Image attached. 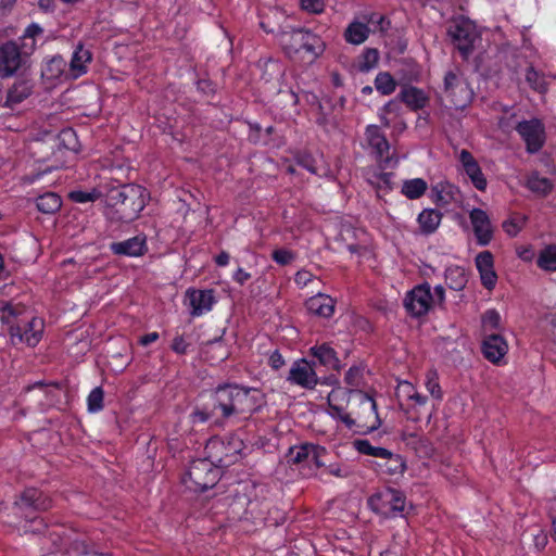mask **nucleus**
Instances as JSON below:
<instances>
[{
	"label": "nucleus",
	"instance_id": "obj_23",
	"mask_svg": "<svg viewBox=\"0 0 556 556\" xmlns=\"http://www.w3.org/2000/svg\"><path fill=\"white\" fill-rule=\"evenodd\" d=\"M189 300V305L192 308V316H201L202 314L211 311L214 303V295L212 290H194L189 289L186 292Z\"/></svg>",
	"mask_w": 556,
	"mask_h": 556
},
{
	"label": "nucleus",
	"instance_id": "obj_24",
	"mask_svg": "<svg viewBox=\"0 0 556 556\" xmlns=\"http://www.w3.org/2000/svg\"><path fill=\"white\" fill-rule=\"evenodd\" d=\"M459 190L448 181L442 180L431 187V198L439 206H447L458 200Z\"/></svg>",
	"mask_w": 556,
	"mask_h": 556
},
{
	"label": "nucleus",
	"instance_id": "obj_37",
	"mask_svg": "<svg viewBox=\"0 0 556 556\" xmlns=\"http://www.w3.org/2000/svg\"><path fill=\"white\" fill-rule=\"evenodd\" d=\"M527 187L541 197L547 195L553 190L552 181L546 177L540 176L538 173L529 176Z\"/></svg>",
	"mask_w": 556,
	"mask_h": 556
},
{
	"label": "nucleus",
	"instance_id": "obj_29",
	"mask_svg": "<svg viewBox=\"0 0 556 556\" xmlns=\"http://www.w3.org/2000/svg\"><path fill=\"white\" fill-rule=\"evenodd\" d=\"M315 444L304 443L289 448L287 454V462L294 465L309 466V459L316 458L317 454L314 452Z\"/></svg>",
	"mask_w": 556,
	"mask_h": 556
},
{
	"label": "nucleus",
	"instance_id": "obj_2",
	"mask_svg": "<svg viewBox=\"0 0 556 556\" xmlns=\"http://www.w3.org/2000/svg\"><path fill=\"white\" fill-rule=\"evenodd\" d=\"M105 216L112 222L130 223L147 204V190L135 184L112 187L104 198Z\"/></svg>",
	"mask_w": 556,
	"mask_h": 556
},
{
	"label": "nucleus",
	"instance_id": "obj_46",
	"mask_svg": "<svg viewBox=\"0 0 556 556\" xmlns=\"http://www.w3.org/2000/svg\"><path fill=\"white\" fill-rule=\"evenodd\" d=\"M383 459H386V470L388 473L396 475L404 472L406 465L401 455L391 452V455L386 456Z\"/></svg>",
	"mask_w": 556,
	"mask_h": 556
},
{
	"label": "nucleus",
	"instance_id": "obj_39",
	"mask_svg": "<svg viewBox=\"0 0 556 556\" xmlns=\"http://www.w3.org/2000/svg\"><path fill=\"white\" fill-rule=\"evenodd\" d=\"M354 445L356 450L364 455H369L378 458H384L386 456L391 455V451L380 447L374 446L368 440H356L354 441Z\"/></svg>",
	"mask_w": 556,
	"mask_h": 556
},
{
	"label": "nucleus",
	"instance_id": "obj_58",
	"mask_svg": "<svg viewBox=\"0 0 556 556\" xmlns=\"http://www.w3.org/2000/svg\"><path fill=\"white\" fill-rule=\"evenodd\" d=\"M392 173H384L380 176V180L377 181V189H391L392 186Z\"/></svg>",
	"mask_w": 556,
	"mask_h": 556
},
{
	"label": "nucleus",
	"instance_id": "obj_49",
	"mask_svg": "<svg viewBox=\"0 0 556 556\" xmlns=\"http://www.w3.org/2000/svg\"><path fill=\"white\" fill-rule=\"evenodd\" d=\"M426 388L430 394L440 400L442 397L441 387L439 384L438 374L434 370H429L426 375Z\"/></svg>",
	"mask_w": 556,
	"mask_h": 556
},
{
	"label": "nucleus",
	"instance_id": "obj_45",
	"mask_svg": "<svg viewBox=\"0 0 556 556\" xmlns=\"http://www.w3.org/2000/svg\"><path fill=\"white\" fill-rule=\"evenodd\" d=\"M104 392L101 387H97L88 395V410L98 413L103 408Z\"/></svg>",
	"mask_w": 556,
	"mask_h": 556
},
{
	"label": "nucleus",
	"instance_id": "obj_1",
	"mask_svg": "<svg viewBox=\"0 0 556 556\" xmlns=\"http://www.w3.org/2000/svg\"><path fill=\"white\" fill-rule=\"evenodd\" d=\"M210 400L223 419L248 418L265 404V396L261 390L239 384L218 386L210 395Z\"/></svg>",
	"mask_w": 556,
	"mask_h": 556
},
{
	"label": "nucleus",
	"instance_id": "obj_50",
	"mask_svg": "<svg viewBox=\"0 0 556 556\" xmlns=\"http://www.w3.org/2000/svg\"><path fill=\"white\" fill-rule=\"evenodd\" d=\"M379 60V54L376 49H366L363 54V61L359 65L362 72H368L374 68Z\"/></svg>",
	"mask_w": 556,
	"mask_h": 556
},
{
	"label": "nucleus",
	"instance_id": "obj_41",
	"mask_svg": "<svg viewBox=\"0 0 556 556\" xmlns=\"http://www.w3.org/2000/svg\"><path fill=\"white\" fill-rule=\"evenodd\" d=\"M216 415L217 413L214 406H212V401L208 399V401L202 407L194 408L190 415V418L193 424L206 422Z\"/></svg>",
	"mask_w": 556,
	"mask_h": 556
},
{
	"label": "nucleus",
	"instance_id": "obj_22",
	"mask_svg": "<svg viewBox=\"0 0 556 556\" xmlns=\"http://www.w3.org/2000/svg\"><path fill=\"white\" fill-rule=\"evenodd\" d=\"M459 162L462 163L467 176L470 178L472 185L480 191L486 188V178L483 175L481 167L468 150H462L459 153Z\"/></svg>",
	"mask_w": 556,
	"mask_h": 556
},
{
	"label": "nucleus",
	"instance_id": "obj_54",
	"mask_svg": "<svg viewBox=\"0 0 556 556\" xmlns=\"http://www.w3.org/2000/svg\"><path fill=\"white\" fill-rule=\"evenodd\" d=\"M314 452L317 454V457L315 458H311L309 459V466L311 467L312 465H314L316 468H321V467H325L326 466V463L324 460V458L327 456V450L320 445H316L314 446Z\"/></svg>",
	"mask_w": 556,
	"mask_h": 556
},
{
	"label": "nucleus",
	"instance_id": "obj_51",
	"mask_svg": "<svg viewBox=\"0 0 556 556\" xmlns=\"http://www.w3.org/2000/svg\"><path fill=\"white\" fill-rule=\"evenodd\" d=\"M301 9L312 14H319L325 10V0H300Z\"/></svg>",
	"mask_w": 556,
	"mask_h": 556
},
{
	"label": "nucleus",
	"instance_id": "obj_33",
	"mask_svg": "<svg viewBox=\"0 0 556 556\" xmlns=\"http://www.w3.org/2000/svg\"><path fill=\"white\" fill-rule=\"evenodd\" d=\"M369 35V28L361 22H352L344 31V38L352 45L363 43Z\"/></svg>",
	"mask_w": 556,
	"mask_h": 556
},
{
	"label": "nucleus",
	"instance_id": "obj_62",
	"mask_svg": "<svg viewBox=\"0 0 556 556\" xmlns=\"http://www.w3.org/2000/svg\"><path fill=\"white\" fill-rule=\"evenodd\" d=\"M250 277H251V276H250V274H249V273L244 271L242 268H239V269L236 271V274H235V277H233V278H235V280H236L238 283H240V285H244V282H245L247 280H249V279H250Z\"/></svg>",
	"mask_w": 556,
	"mask_h": 556
},
{
	"label": "nucleus",
	"instance_id": "obj_27",
	"mask_svg": "<svg viewBox=\"0 0 556 556\" xmlns=\"http://www.w3.org/2000/svg\"><path fill=\"white\" fill-rule=\"evenodd\" d=\"M43 34V29L36 23L28 25L24 34L20 37L21 40V52L25 55V59L29 62L30 55L37 49L36 39L38 36Z\"/></svg>",
	"mask_w": 556,
	"mask_h": 556
},
{
	"label": "nucleus",
	"instance_id": "obj_9",
	"mask_svg": "<svg viewBox=\"0 0 556 556\" xmlns=\"http://www.w3.org/2000/svg\"><path fill=\"white\" fill-rule=\"evenodd\" d=\"M365 140L372 150L381 169L393 168L399 163V157L390 153V143L377 125H368L365 130Z\"/></svg>",
	"mask_w": 556,
	"mask_h": 556
},
{
	"label": "nucleus",
	"instance_id": "obj_28",
	"mask_svg": "<svg viewBox=\"0 0 556 556\" xmlns=\"http://www.w3.org/2000/svg\"><path fill=\"white\" fill-rule=\"evenodd\" d=\"M33 92V86L27 80H18L8 90L4 106L13 109L22 103Z\"/></svg>",
	"mask_w": 556,
	"mask_h": 556
},
{
	"label": "nucleus",
	"instance_id": "obj_64",
	"mask_svg": "<svg viewBox=\"0 0 556 556\" xmlns=\"http://www.w3.org/2000/svg\"><path fill=\"white\" fill-rule=\"evenodd\" d=\"M534 541H535V546L540 549L546 545L547 536L543 531H539V533L534 535Z\"/></svg>",
	"mask_w": 556,
	"mask_h": 556
},
{
	"label": "nucleus",
	"instance_id": "obj_55",
	"mask_svg": "<svg viewBox=\"0 0 556 556\" xmlns=\"http://www.w3.org/2000/svg\"><path fill=\"white\" fill-rule=\"evenodd\" d=\"M273 258L280 265H287L293 260V254L287 250H275L273 252Z\"/></svg>",
	"mask_w": 556,
	"mask_h": 556
},
{
	"label": "nucleus",
	"instance_id": "obj_36",
	"mask_svg": "<svg viewBox=\"0 0 556 556\" xmlns=\"http://www.w3.org/2000/svg\"><path fill=\"white\" fill-rule=\"evenodd\" d=\"M37 208L45 214H53L61 208V198L54 192H47L36 200Z\"/></svg>",
	"mask_w": 556,
	"mask_h": 556
},
{
	"label": "nucleus",
	"instance_id": "obj_10",
	"mask_svg": "<svg viewBox=\"0 0 556 556\" xmlns=\"http://www.w3.org/2000/svg\"><path fill=\"white\" fill-rule=\"evenodd\" d=\"M29 62L25 59L18 45L9 40L0 45V78L5 79L26 71Z\"/></svg>",
	"mask_w": 556,
	"mask_h": 556
},
{
	"label": "nucleus",
	"instance_id": "obj_63",
	"mask_svg": "<svg viewBox=\"0 0 556 556\" xmlns=\"http://www.w3.org/2000/svg\"><path fill=\"white\" fill-rule=\"evenodd\" d=\"M159 339V333L157 332H150L143 337L140 338V344L147 346L149 344H151L152 342L156 341Z\"/></svg>",
	"mask_w": 556,
	"mask_h": 556
},
{
	"label": "nucleus",
	"instance_id": "obj_6",
	"mask_svg": "<svg viewBox=\"0 0 556 556\" xmlns=\"http://www.w3.org/2000/svg\"><path fill=\"white\" fill-rule=\"evenodd\" d=\"M349 404V415L343 416V424L349 429L367 433L380 427L376 402L368 393L362 390L351 391Z\"/></svg>",
	"mask_w": 556,
	"mask_h": 556
},
{
	"label": "nucleus",
	"instance_id": "obj_48",
	"mask_svg": "<svg viewBox=\"0 0 556 556\" xmlns=\"http://www.w3.org/2000/svg\"><path fill=\"white\" fill-rule=\"evenodd\" d=\"M501 316L495 309H488L482 315V327L484 332L500 329Z\"/></svg>",
	"mask_w": 556,
	"mask_h": 556
},
{
	"label": "nucleus",
	"instance_id": "obj_34",
	"mask_svg": "<svg viewBox=\"0 0 556 556\" xmlns=\"http://www.w3.org/2000/svg\"><path fill=\"white\" fill-rule=\"evenodd\" d=\"M467 281L468 279L464 268L452 266L446 269L445 282L450 289L460 291L466 287Z\"/></svg>",
	"mask_w": 556,
	"mask_h": 556
},
{
	"label": "nucleus",
	"instance_id": "obj_42",
	"mask_svg": "<svg viewBox=\"0 0 556 556\" xmlns=\"http://www.w3.org/2000/svg\"><path fill=\"white\" fill-rule=\"evenodd\" d=\"M375 87L379 92H381L384 96H388L395 90L396 84L389 73L382 72L376 76Z\"/></svg>",
	"mask_w": 556,
	"mask_h": 556
},
{
	"label": "nucleus",
	"instance_id": "obj_31",
	"mask_svg": "<svg viewBox=\"0 0 556 556\" xmlns=\"http://www.w3.org/2000/svg\"><path fill=\"white\" fill-rule=\"evenodd\" d=\"M442 219V213L434 208H425L418 215V224L422 233L429 235L437 230Z\"/></svg>",
	"mask_w": 556,
	"mask_h": 556
},
{
	"label": "nucleus",
	"instance_id": "obj_3",
	"mask_svg": "<svg viewBox=\"0 0 556 556\" xmlns=\"http://www.w3.org/2000/svg\"><path fill=\"white\" fill-rule=\"evenodd\" d=\"M231 442L227 445L220 443L222 447L227 451L225 456L217 458L218 466L210 459L202 458L193 460L182 478V483L192 492H204L213 488L220 477V467H227L236 463L239 458L241 442Z\"/></svg>",
	"mask_w": 556,
	"mask_h": 556
},
{
	"label": "nucleus",
	"instance_id": "obj_60",
	"mask_svg": "<svg viewBox=\"0 0 556 556\" xmlns=\"http://www.w3.org/2000/svg\"><path fill=\"white\" fill-rule=\"evenodd\" d=\"M383 174V172H379L377 169H372V170H367L366 173V179L367 181L374 186L375 188H377V181L380 180V176Z\"/></svg>",
	"mask_w": 556,
	"mask_h": 556
},
{
	"label": "nucleus",
	"instance_id": "obj_12",
	"mask_svg": "<svg viewBox=\"0 0 556 556\" xmlns=\"http://www.w3.org/2000/svg\"><path fill=\"white\" fill-rule=\"evenodd\" d=\"M14 507L25 518L29 517L30 513L45 511L52 507V500L42 491L28 488L22 492L18 500L15 501Z\"/></svg>",
	"mask_w": 556,
	"mask_h": 556
},
{
	"label": "nucleus",
	"instance_id": "obj_52",
	"mask_svg": "<svg viewBox=\"0 0 556 556\" xmlns=\"http://www.w3.org/2000/svg\"><path fill=\"white\" fill-rule=\"evenodd\" d=\"M523 224L525 218H521L520 220L509 219L503 223V228L508 236L515 237L519 233Z\"/></svg>",
	"mask_w": 556,
	"mask_h": 556
},
{
	"label": "nucleus",
	"instance_id": "obj_7",
	"mask_svg": "<svg viewBox=\"0 0 556 556\" xmlns=\"http://www.w3.org/2000/svg\"><path fill=\"white\" fill-rule=\"evenodd\" d=\"M368 506L372 511L386 518H394L397 516L405 517L408 515L409 510L413 509L410 504H406L404 493L391 488L372 494L368 498Z\"/></svg>",
	"mask_w": 556,
	"mask_h": 556
},
{
	"label": "nucleus",
	"instance_id": "obj_14",
	"mask_svg": "<svg viewBox=\"0 0 556 556\" xmlns=\"http://www.w3.org/2000/svg\"><path fill=\"white\" fill-rule=\"evenodd\" d=\"M433 296L428 283L415 287L404 299L406 311L415 317H419L428 313Z\"/></svg>",
	"mask_w": 556,
	"mask_h": 556
},
{
	"label": "nucleus",
	"instance_id": "obj_38",
	"mask_svg": "<svg viewBox=\"0 0 556 556\" xmlns=\"http://www.w3.org/2000/svg\"><path fill=\"white\" fill-rule=\"evenodd\" d=\"M536 264L544 270H556V245L544 248L538 256Z\"/></svg>",
	"mask_w": 556,
	"mask_h": 556
},
{
	"label": "nucleus",
	"instance_id": "obj_20",
	"mask_svg": "<svg viewBox=\"0 0 556 556\" xmlns=\"http://www.w3.org/2000/svg\"><path fill=\"white\" fill-rule=\"evenodd\" d=\"M92 61V53L83 43H78L73 52L67 68L70 79H77L88 72V64Z\"/></svg>",
	"mask_w": 556,
	"mask_h": 556
},
{
	"label": "nucleus",
	"instance_id": "obj_15",
	"mask_svg": "<svg viewBox=\"0 0 556 556\" xmlns=\"http://www.w3.org/2000/svg\"><path fill=\"white\" fill-rule=\"evenodd\" d=\"M314 367L315 362H308L305 358L298 359L292 364L287 380L292 384L312 390L318 383Z\"/></svg>",
	"mask_w": 556,
	"mask_h": 556
},
{
	"label": "nucleus",
	"instance_id": "obj_61",
	"mask_svg": "<svg viewBox=\"0 0 556 556\" xmlns=\"http://www.w3.org/2000/svg\"><path fill=\"white\" fill-rule=\"evenodd\" d=\"M331 396H332V393H330L328 396L330 409L332 410L333 416L338 417L343 422V416L349 415V413H345L342 407L332 404Z\"/></svg>",
	"mask_w": 556,
	"mask_h": 556
},
{
	"label": "nucleus",
	"instance_id": "obj_21",
	"mask_svg": "<svg viewBox=\"0 0 556 556\" xmlns=\"http://www.w3.org/2000/svg\"><path fill=\"white\" fill-rule=\"evenodd\" d=\"M476 266L480 274L481 283L488 290H492L497 281V275L494 270L493 255L490 251L480 252L476 256Z\"/></svg>",
	"mask_w": 556,
	"mask_h": 556
},
{
	"label": "nucleus",
	"instance_id": "obj_8",
	"mask_svg": "<svg viewBox=\"0 0 556 556\" xmlns=\"http://www.w3.org/2000/svg\"><path fill=\"white\" fill-rule=\"evenodd\" d=\"M443 94L456 110H463L471 102L473 91L469 87L460 68L455 66L445 73L443 79Z\"/></svg>",
	"mask_w": 556,
	"mask_h": 556
},
{
	"label": "nucleus",
	"instance_id": "obj_43",
	"mask_svg": "<svg viewBox=\"0 0 556 556\" xmlns=\"http://www.w3.org/2000/svg\"><path fill=\"white\" fill-rule=\"evenodd\" d=\"M526 81L533 90L538 92L544 93L547 89L544 75L535 71L532 66L527 68Z\"/></svg>",
	"mask_w": 556,
	"mask_h": 556
},
{
	"label": "nucleus",
	"instance_id": "obj_25",
	"mask_svg": "<svg viewBox=\"0 0 556 556\" xmlns=\"http://www.w3.org/2000/svg\"><path fill=\"white\" fill-rule=\"evenodd\" d=\"M311 354L318 363L331 370H340L341 363L337 356V352L329 343H323L311 348Z\"/></svg>",
	"mask_w": 556,
	"mask_h": 556
},
{
	"label": "nucleus",
	"instance_id": "obj_40",
	"mask_svg": "<svg viewBox=\"0 0 556 556\" xmlns=\"http://www.w3.org/2000/svg\"><path fill=\"white\" fill-rule=\"evenodd\" d=\"M344 382L351 388V391L359 390L365 384L364 367L352 366L344 376Z\"/></svg>",
	"mask_w": 556,
	"mask_h": 556
},
{
	"label": "nucleus",
	"instance_id": "obj_13",
	"mask_svg": "<svg viewBox=\"0 0 556 556\" xmlns=\"http://www.w3.org/2000/svg\"><path fill=\"white\" fill-rule=\"evenodd\" d=\"M517 132L526 143L528 153L539 152L545 143V127L538 118L519 122L516 126Z\"/></svg>",
	"mask_w": 556,
	"mask_h": 556
},
{
	"label": "nucleus",
	"instance_id": "obj_44",
	"mask_svg": "<svg viewBox=\"0 0 556 556\" xmlns=\"http://www.w3.org/2000/svg\"><path fill=\"white\" fill-rule=\"evenodd\" d=\"M97 554L83 539H76L67 549L68 556H92Z\"/></svg>",
	"mask_w": 556,
	"mask_h": 556
},
{
	"label": "nucleus",
	"instance_id": "obj_17",
	"mask_svg": "<svg viewBox=\"0 0 556 556\" xmlns=\"http://www.w3.org/2000/svg\"><path fill=\"white\" fill-rule=\"evenodd\" d=\"M469 218L478 244L482 247L489 244L493 237V228L486 212L481 208H473L469 213Z\"/></svg>",
	"mask_w": 556,
	"mask_h": 556
},
{
	"label": "nucleus",
	"instance_id": "obj_26",
	"mask_svg": "<svg viewBox=\"0 0 556 556\" xmlns=\"http://www.w3.org/2000/svg\"><path fill=\"white\" fill-rule=\"evenodd\" d=\"M305 305L311 314L319 317L328 318L332 316L334 312V300L323 293L309 298Z\"/></svg>",
	"mask_w": 556,
	"mask_h": 556
},
{
	"label": "nucleus",
	"instance_id": "obj_35",
	"mask_svg": "<svg viewBox=\"0 0 556 556\" xmlns=\"http://www.w3.org/2000/svg\"><path fill=\"white\" fill-rule=\"evenodd\" d=\"M428 189L426 180L414 178L405 180L402 185V193L409 200L419 199Z\"/></svg>",
	"mask_w": 556,
	"mask_h": 556
},
{
	"label": "nucleus",
	"instance_id": "obj_59",
	"mask_svg": "<svg viewBox=\"0 0 556 556\" xmlns=\"http://www.w3.org/2000/svg\"><path fill=\"white\" fill-rule=\"evenodd\" d=\"M432 296H433L432 303L442 305L445 301L444 288L441 285L434 287V292H433Z\"/></svg>",
	"mask_w": 556,
	"mask_h": 556
},
{
	"label": "nucleus",
	"instance_id": "obj_11",
	"mask_svg": "<svg viewBox=\"0 0 556 556\" xmlns=\"http://www.w3.org/2000/svg\"><path fill=\"white\" fill-rule=\"evenodd\" d=\"M447 34L464 59H467L477 39L475 25L465 18L457 20L450 25Z\"/></svg>",
	"mask_w": 556,
	"mask_h": 556
},
{
	"label": "nucleus",
	"instance_id": "obj_56",
	"mask_svg": "<svg viewBox=\"0 0 556 556\" xmlns=\"http://www.w3.org/2000/svg\"><path fill=\"white\" fill-rule=\"evenodd\" d=\"M269 365L273 369H279L285 365L282 355L276 350L269 356Z\"/></svg>",
	"mask_w": 556,
	"mask_h": 556
},
{
	"label": "nucleus",
	"instance_id": "obj_16",
	"mask_svg": "<svg viewBox=\"0 0 556 556\" xmlns=\"http://www.w3.org/2000/svg\"><path fill=\"white\" fill-rule=\"evenodd\" d=\"M41 78L51 85L71 80L66 60L61 55L46 59L41 67Z\"/></svg>",
	"mask_w": 556,
	"mask_h": 556
},
{
	"label": "nucleus",
	"instance_id": "obj_47",
	"mask_svg": "<svg viewBox=\"0 0 556 556\" xmlns=\"http://www.w3.org/2000/svg\"><path fill=\"white\" fill-rule=\"evenodd\" d=\"M70 199L76 203L94 202L101 197V192L97 189L91 191L73 190L68 194Z\"/></svg>",
	"mask_w": 556,
	"mask_h": 556
},
{
	"label": "nucleus",
	"instance_id": "obj_18",
	"mask_svg": "<svg viewBox=\"0 0 556 556\" xmlns=\"http://www.w3.org/2000/svg\"><path fill=\"white\" fill-rule=\"evenodd\" d=\"M115 255L141 256L148 251L147 239L143 235H138L124 241L113 242L110 245Z\"/></svg>",
	"mask_w": 556,
	"mask_h": 556
},
{
	"label": "nucleus",
	"instance_id": "obj_32",
	"mask_svg": "<svg viewBox=\"0 0 556 556\" xmlns=\"http://www.w3.org/2000/svg\"><path fill=\"white\" fill-rule=\"evenodd\" d=\"M401 100L407 104L412 110H420L426 106L428 98L424 91L416 87L404 88L400 92Z\"/></svg>",
	"mask_w": 556,
	"mask_h": 556
},
{
	"label": "nucleus",
	"instance_id": "obj_5",
	"mask_svg": "<svg viewBox=\"0 0 556 556\" xmlns=\"http://www.w3.org/2000/svg\"><path fill=\"white\" fill-rule=\"evenodd\" d=\"M267 31L275 35L278 43L290 58L303 54L314 60L325 50V42L321 38L309 30L279 27L277 30L269 29Z\"/></svg>",
	"mask_w": 556,
	"mask_h": 556
},
{
	"label": "nucleus",
	"instance_id": "obj_30",
	"mask_svg": "<svg viewBox=\"0 0 556 556\" xmlns=\"http://www.w3.org/2000/svg\"><path fill=\"white\" fill-rule=\"evenodd\" d=\"M405 388H407V399L410 401L406 409V415L408 419L413 421L420 420V408L424 407L427 403V397L421 395L419 392L415 391L410 383H405Z\"/></svg>",
	"mask_w": 556,
	"mask_h": 556
},
{
	"label": "nucleus",
	"instance_id": "obj_53",
	"mask_svg": "<svg viewBox=\"0 0 556 556\" xmlns=\"http://www.w3.org/2000/svg\"><path fill=\"white\" fill-rule=\"evenodd\" d=\"M296 163L301 167L307 169L312 174H317V168L315 166V160L309 154H301L296 157Z\"/></svg>",
	"mask_w": 556,
	"mask_h": 556
},
{
	"label": "nucleus",
	"instance_id": "obj_57",
	"mask_svg": "<svg viewBox=\"0 0 556 556\" xmlns=\"http://www.w3.org/2000/svg\"><path fill=\"white\" fill-rule=\"evenodd\" d=\"M188 344L185 339L180 336L173 340L172 349L178 354H185L187 352Z\"/></svg>",
	"mask_w": 556,
	"mask_h": 556
},
{
	"label": "nucleus",
	"instance_id": "obj_4",
	"mask_svg": "<svg viewBox=\"0 0 556 556\" xmlns=\"http://www.w3.org/2000/svg\"><path fill=\"white\" fill-rule=\"evenodd\" d=\"M0 320L9 326L12 344L26 343L35 346L41 339L43 321L30 316L22 304L7 303L0 312Z\"/></svg>",
	"mask_w": 556,
	"mask_h": 556
},
{
	"label": "nucleus",
	"instance_id": "obj_19",
	"mask_svg": "<svg viewBox=\"0 0 556 556\" xmlns=\"http://www.w3.org/2000/svg\"><path fill=\"white\" fill-rule=\"evenodd\" d=\"M508 345L501 334H485L482 342V353L489 362L497 364L506 355Z\"/></svg>",
	"mask_w": 556,
	"mask_h": 556
}]
</instances>
